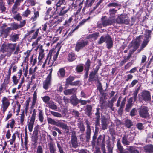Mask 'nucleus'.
Masks as SVG:
<instances>
[{
	"label": "nucleus",
	"mask_w": 153,
	"mask_h": 153,
	"mask_svg": "<svg viewBox=\"0 0 153 153\" xmlns=\"http://www.w3.org/2000/svg\"><path fill=\"white\" fill-rule=\"evenodd\" d=\"M106 41L107 47L108 49L111 48L113 46V42L111 37L108 35H106Z\"/></svg>",
	"instance_id": "nucleus-15"
},
{
	"label": "nucleus",
	"mask_w": 153,
	"mask_h": 153,
	"mask_svg": "<svg viewBox=\"0 0 153 153\" xmlns=\"http://www.w3.org/2000/svg\"><path fill=\"white\" fill-rule=\"evenodd\" d=\"M149 41V39H144V40L141 47V49H142L146 46Z\"/></svg>",
	"instance_id": "nucleus-42"
},
{
	"label": "nucleus",
	"mask_w": 153,
	"mask_h": 153,
	"mask_svg": "<svg viewBox=\"0 0 153 153\" xmlns=\"http://www.w3.org/2000/svg\"><path fill=\"white\" fill-rule=\"evenodd\" d=\"M76 56L73 53H69L68 56V59L70 62L76 59Z\"/></svg>",
	"instance_id": "nucleus-24"
},
{
	"label": "nucleus",
	"mask_w": 153,
	"mask_h": 153,
	"mask_svg": "<svg viewBox=\"0 0 153 153\" xmlns=\"http://www.w3.org/2000/svg\"><path fill=\"white\" fill-rule=\"evenodd\" d=\"M39 120L41 122L44 121L43 113L42 110H39L38 114Z\"/></svg>",
	"instance_id": "nucleus-31"
},
{
	"label": "nucleus",
	"mask_w": 153,
	"mask_h": 153,
	"mask_svg": "<svg viewBox=\"0 0 153 153\" xmlns=\"http://www.w3.org/2000/svg\"><path fill=\"white\" fill-rule=\"evenodd\" d=\"M139 98V100H143L146 102H149L151 99V94L148 91L144 90L140 93Z\"/></svg>",
	"instance_id": "nucleus-5"
},
{
	"label": "nucleus",
	"mask_w": 153,
	"mask_h": 153,
	"mask_svg": "<svg viewBox=\"0 0 153 153\" xmlns=\"http://www.w3.org/2000/svg\"><path fill=\"white\" fill-rule=\"evenodd\" d=\"M76 91L75 88H72L65 90L64 91V94L66 95H70L74 94Z\"/></svg>",
	"instance_id": "nucleus-25"
},
{
	"label": "nucleus",
	"mask_w": 153,
	"mask_h": 153,
	"mask_svg": "<svg viewBox=\"0 0 153 153\" xmlns=\"http://www.w3.org/2000/svg\"><path fill=\"white\" fill-rule=\"evenodd\" d=\"M126 101V99L125 98H123L121 102L120 106L118 110V111L119 112H121L122 111L123 109L125 106Z\"/></svg>",
	"instance_id": "nucleus-34"
},
{
	"label": "nucleus",
	"mask_w": 153,
	"mask_h": 153,
	"mask_svg": "<svg viewBox=\"0 0 153 153\" xmlns=\"http://www.w3.org/2000/svg\"><path fill=\"white\" fill-rule=\"evenodd\" d=\"M30 51H27L26 53H25V54L26 55V56L25 58V62L27 61L28 60V58L30 54Z\"/></svg>",
	"instance_id": "nucleus-58"
},
{
	"label": "nucleus",
	"mask_w": 153,
	"mask_h": 153,
	"mask_svg": "<svg viewBox=\"0 0 153 153\" xmlns=\"http://www.w3.org/2000/svg\"><path fill=\"white\" fill-rule=\"evenodd\" d=\"M12 81L14 85H17L19 82V79L17 78L16 76L14 75L12 77Z\"/></svg>",
	"instance_id": "nucleus-60"
},
{
	"label": "nucleus",
	"mask_w": 153,
	"mask_h": 153,
	"mask_svg": "<svg viewBox=\"0 0 153 153\" xmlns=\"http://www.w3.org/2000/svg\"><path fill=\"white\" fill-rule=\"evenodd\" d=\"M128 136L124 135L122 138V143L124 145H128L129 144L130 142L127 140Z\"/></svg>",
	"instance_id": "nucleus-29"
},
{
	"label": "nucleus",
	"mask_w": 153,
	"mask_h": 153,
	"mask_svg": "<svg viewBox=\"0 0 153 153\" xmlns=\"http://www.w3.org/2000/svg\"><path fill=\"white\" fill-rule=\"evenodd\" d=\"M120 4L118 3H110L108 4V7H115L119 6Z\"/></svg>",
	"instance_id": "nucleus-55"
},
{
	"label": "nucleus",
	"mask_w": 153,
	"mask_h": 153,
	"mask_svg": "<svg viewBox=\"0 0 153 153\" xmlns=\"http://www.w3.org/2000/svg\"><path fill=\"white\" fill-rule=\"evenodd\" d=\"M139 113L140 116L146 118L149 117V114L147 108L145 106H141L139 108Z\"/></svg>",
	"instance_id": "nucleus-12"
},
{
	"label": "nucleus",
	"mask_w": 153,
	"mask_h": 153,
	"mask_svg": "<svg viewBox=\"0 0 153 153\" xmlns=\"http://www.w3.org/2000/svg\"><path fill=\"white\" fill-rule=\"evenodd\" d=\"M106 36H102L100 38L98 42L99 44H100L103 43L105 41H106Z\"/></svg>",
	"instance_id": "nucleus-51"
},
{
	"label": "nucleus",
	"mask_w": 153,
	"mask_h": 153,
	"mask_svg": "<svg viewBox=\"0 0 153 153\" xmlns=\"http://www.w3.org/2000/svg\"><path fill=\"white\" fill-rule=\"evenodd\" d=\"M91 129L90 126L87 125L86 138V141H88L90 138Z\"/></svg>",
	"instance_id": "nucleus-20"
},
{
	"label": "nucleus",
	"mask_w": 153,
	"mask_h": 153,
	"mask_svg": "<svg viewBox=\"0 0 153 153\" xmlns=\"http://www.w3.org/2000/svg\"><path fill=\"white\" fill-rule=\"evenodd\" d=\"M10 99H8L5 97H4L1 100V110L4 114L8 108L10 104Z\"/></svg>",
	"instance_id": "nucleus-3"
},
{
	"label": "nucleus",
	"mask_w": 153,
	"mask_h": 153,
	"mask_svg": "<svg viewBox=\"0 0 153 153\" xmlns=\"http://www.w3.org/2000/svg\"><path fill=\"white\" fill-rule=\"evenodd\" d=\"M117 149L119 152H120L124 149L123 147L121 146V144L119 140H118L117 142Z\"/></svg>",
	"instance_id": "nucleus-35"
},
{
	"label": "nucleus",
	"mask_w": 153,
	"mask_h": 153,
	"mask_svg": "<svg viewBox=\"0 0 153 153\" xmlns=\"http://www.w3.org/2000/svg\"><path fill=\"white\" fill-rule=\"evenodd\" d=\"M16 43H8L3 44L1 47V51L3 52H7V56H10L15 49Z\"/></svg>",
	"instance_id": "nucleus-2"
},
{
	"label": "nucleus",
	"mask_w": 153,
	"mask_h": 153,
	"mask_svg": "<svg viewBox=\"0 0 153 153\" xmlns=\"http://www.w3.org/2000/svg\"><path fill=\"white\" fill-rule=\"evenodd\" d=\"M42 99L45 103H47L48 104V103L49 102L50 100V98L48 96H46L43 97H42Z\"/></svg>",
	"instance_id": "nucleus-54"
},
{
	"label": "nucleus",
	"mask_w": 153,
	"mask_h": 153,
	"mask_svg": "<svg viewBox=\"0 0 153 153\" xmlns=\"http://www.w3.org/2000/svg\"><path fill=\"white\" fill-rule=\"evenodd\" d=\"M117 11V10L114 9H113L110 10L109 11V13L110 16V18L111 19H114V17L115 14Z\"/></svg>",
	"instance_id": "nucleus-32"
},
{
	"label": "nucleus",
	"mask_w": 153,
	"mask_h": 153,
	"mask_svg": "<svg viewBox=\"0 0 153 153\" xmlns=\"http://www.w3.org/2000/svg\"><path fill=\"white\" fill-rule=\"evenodd\" d=\"M47 120L48 123L51 124L53 125H56V124H57V123L54 120L52 119L51 118H48L47 119Z\"/></svg>",
	"instance_id": "nucleus-46"
},
{
	"label": "nucleus",
	"mask_w": 153,
	"mask_h": 153,
	"mask_svg": "<svg viewBox=\"0 0 153 153\" xmlns=\"http://www.w3.org/2000/svg\"><path fill=\"white\" fill-rule=\"evenodd\" d=\"M51 8H48L46 12V16L45 17V20L47 19L48 18V16H49V17L50 18L51 16V15L50 14V13L51 11Z\"/></svg>",
	"instance_id": "nucleus-48"
},
{
	"label": "nucleus",
	"mask_w": 153,
	"mask_h": 153,
	"mask_svg": "<svg viewBox=\"0 0 153 153\" xmlns=\"http://www.w3.org/2000/svg\"><path fill=\"white\" fill-rule=\"evenodd\" d=\"M49 72V74L47 76L46 79L43 83V88L45 89H47L51 84V75L52 72V69L51 68L48 70Z\"/></svg>",
	"instance_id": "nucleus-6"
},
{
	"label": "nucleus",
	"mask_w": 153,
	"mask_h": 153,
	"mask_svg": "<svg viewBox=\"0 0 153 153\" xmlns=\"http://www.w3.org/2000/svg\"><path fill=\"white\" fill-rule=\"evenodd\" d=\"M144 149L146 152L152 153L153 152V145L151 144L147 145L144 147Z\"/></svg>",
	"instance_id": "nucleus-21"
},
{
	"label": "nucleus",
	"mask_w": 153,
	"mask_h": 153,
	"mask_svg": "<svg viewBox=\"0 0 153 153\" xmlns=\"http://www.w3.org/2000/svg\"><path fill=\"white\" fill-rule=\"evenodd\" d=\"M108 124V122L105 118L102 119V129L105 130L107 129V126Z\"/></svg>",
	"instance_id": "nucleus-26"
},
{
	"label": "nucleus",
	"mask_w": 153,
	"mask_h": 153,
	"mask_svg": "<svg viewBox=\"0 0 153 153\" xmlns=\"http://www.w3.org/2000/svg\"><path fill=\"white\" fill-rule=\"evenodd\" d=\"M132 98H130L128 101L127 104L126 105V108L125 110L126 111L128 112L129 111L130 108H131L132 105Z\"/></svg>",
	"instance_id": "nucleus-22"
},
{
	"label": "nucleus",
	"mask_w": 153,
	"mask_h": 153,
	"mask_svg": "<svg viewBox=\"0 0 153 153\" xmlns=\"http://www.w3.org/2000/svg\"><path fill=\"white\" fill-rule=\"evenodd\" d=\"M25 133L24 144L25 147H26L27 146L28 144V135L26 131H25Z\"/></svg>",
	"instance_id": "nucleus-61"
},
{
	"label": "nucleus",
	"mask_w": 153,
	"mask_h": 153,
	"mask_svg": "<svg viewBox=\"0 0 153 153\" xmlns=\"http://www.w3.org/2000/svg\"><path fill=\"white\" fill-rule=\"evenodd\" d=\"M88 41L87 40L80 39L77 42L75 47V50L77 51H79L88 44Z\"/></svg>",
	"instance_id": "nucleus-8"
},
{
	"label": "nucleus",
	"mask_w": 153,
	"mask_h": 153,
	"mask_svg": "<svg viewBox=\"0 0 153 153\" xmlns=\"http://www.w3.org/2000/svg\"><path fill=\"white\" fill-rule=\"evenodd\" d=\"M92 36V39L93 41L96 40L99 36V33H95L92 34H91Z\"/></svg>",
	"instance_id": "nucleus-62"
},
{
	"label": "nucleus",
	"mask_w": 153,
	"mask_h": 153,
	"mask_svg": "<svg viewBox=\"0 0 153 153\" xmlns=\"http://www.w3.org/2000/svg\"><path fill=\"white\" fill-rule=\"evenodd\" d=\"M6 8L4 7V5L3 3L2 0H0V11H4Z\"/></svg>",
	"instance_id": "nucleus-40"
},
{
	"label": "nucleus",
	"mask_w": 153,
	"mask_h": 153,
	"mask_svg": "<svg viewBox=\"0 0 153 153\" xmlns=\"http://www.w3.org/2000/svg\"><path fill=\"white\" fill-rule=\"evenodd\" d=\"M74 79V77L70 76L66 79V83L67 84H70L72 83V81Z\"/></svg>",
	"instance_id": "nucleus-44"
},
{
	"label": "nucleus",
	"mask_w": 153,
	"mask_h": 153,
	"mask_svg": "<svg viewBox=\"0 0 153 153\" xmlns=\"http://www.w3.org/2000/svg\"><path fill=\"white\" fill-rule=\"evenodd\" d=\"M59 53V50L56 51L55 50L53 49L50 51L47 58L45 60L42 67L44 68L45 65L47 63L49 66H51L54 64L57 57Z\"/></svg>",
	"instance_id": "nucleus-1"
},
{
	"label": "nucleus",
	"mask_w": 153,
	"mask_h": 153,
	"mask_svg": "<svg viewBox=\"0 0 153 153\" xmlns=\"http://www.w3.org/2000/svg\"><path fill=\"white\" fill-rule=\"evenodd\" d=\"M11 27H10L11 30H16L17 29L20 28L19 25L16 23H14L11 24Z\"/></svg>",
	"instance_id": "nucleus-45"
},
{
	"label": "nucleus",
	"mask_w": 153,
	"mask_h": 153,
	"mask_svg": "<svg viewBox=\"0 0 153 153\" xmlns=\"http://www.w3.org/2000/svg\"><path fill=\"white\" fill-rule=\"evenodd\" d=\"M44 50L42 48H40L39 51V56L38 57L39 64L41 65L42 62V60L44 57V54L43 53Z\"/></svg>",
	"instance_id": "nucleus-17"
},
{
	"label": "nucleus",
	"mask_w": 153,
	"mask_h": 153,
	"mask_svg": "<svg viewBox=\"0 0 153 153\" xmlns=\"http://www.w3.org/2000/svg\"><path fill=\"white\" fill-rule=\"evenodd\" d=\"M19 34H14L10 35V39L13 42H15L19 39Z\"/></svg>",
	"instance_id": "nucleus-23"
},
{
	"label": "nucleus",
	"mask_w": 153,
	"mask_h": 153,
	"mask_svg": "<svg viewBox=\"0 0 153 153\" xmlns=\"http://www.w3.org/2000/svg\"><path fill=\"white\" fill-rule=\"evenodd\" d=\"M36 111L35 109L33 110L30 120L28 126V129L30 132H32L33 128V125L36 119Z\"/></svg>",
	"instance_id": "nucleus-9"
},
{
	"label": "nucleus",
	"mask_w": 153,
	"mask_h": 153,
	"mask_svg": "<svg viewBox=\"0 0 153 153\" xmlns=\"http://www.w3.org/2000/svg\"><path fill=\"white\" fill-rule=\"evenodd\" d=\"M66 0H59L57 2H56V6H60L63 4H65L66 3Z\"/></svg>",
	"instance_id": "nucleus-47"
},
{
	"label": "nucleus",
	"mask_w": 153,
	"mask_h": 153,
	"mask_svg": "<svg viewBox=\"0 0 153 153\" xmlns=\"http://www.w3.org/2000/svg\"><path fill=\"white\" fill-rule=\"evenodd\" d=\"M21 116L20 117V123L21 125H23L24 124L23 122L24 121L25 118V114H24V111H23L22 113L21 114Z\"/></svg>",
	"instance_id": "nucleus-43"
},
{
	"label": "nucleus",
	"mask_w": 153,
	"mask_h": 153,
	"mask_svg": "<svg viewBox=\"0 0 153 153\" xmlns=\"http://www.w3.org/2000/svg\"><path fill=\"white\" fill-rule=\"evenodd\" d=\"M69 30V27L63 25L57 29L56 30V33L57 34H61L62 33V35L65 36L67 35Z\"/></svg>",
	"instance_id": "nucleus-7"
},
{
	"label": "nucleus",
	"mask_w": 153,
	"mask_h": 153,
	"mask_svg": "<svg viewBox=\"0 0 153 153\" xmlns=\"http://www.w3.org/2000/svg\"><path fill=\"white\" fill-rule=\"evenodd\" d=\"M56 126L60 127L62 129L65 130V131L67 130L68 131L69 129V127L66 124L63 122H59L56 124Z\"/></svg>",
	"instance_id": "nucleus-18"
},
{
	"label": "nucleus",
	"mask_w": 153,
	"mask_h": 153,
	"mask_svg": "<svg viewBox=\"0 0 153 153\" xmlns=\"http://www.w3.org/2000/svg\"><path fill=\"white\" fill-rule=\"evenodd\" d=\"M105 136H102L101 135H100L98 139L97 142L99 143L100 142H102V149L103 152V153H106L105 152Z\"/></svg>",
	"instance_id": "nucleus-14"
},
{
	"label": "nucleus",
	"mask_w": 153,
	"mask_h": 153,
	"mask_svg": "<svg viewBox=\"0 0 153 153\" xmlns=\"http://www.w3.org/2000/svg\"><path fill=\"white\" fill-rule=\"evenodd\" d=\"M79 100L78 98L76 97L75 95H74L71 97V103L74 105H77L79 101Z\"/></svg>",
	"instance_id": "nucleus-28"
},
{
	"label": "nucleus",
	"mask_w": 153,
	"mask_h": 153,
	"mask_svg": "<svg viewBox=\"0 0 153 153\" xmlns=\"http://www.w3.org/2000/svg\"><path fill=\"white\" fill-rule=\"evenodd\" d=\"M125 125L126 127L129 128H130L131 126H132V123L130 120L127 119L125 121Z\"/></svg>",
	"instance_id": "nucleus-37"
},
{
	"label": "nucleus",
	"mask_w": 153,
	"mask_h": 153,
	"mask_svg": "<svg viewBox=\"0 0 153 153\" xmlns=\"http://www.w3.org/2000/svg\"><path fill=\"white\" fill-rule=\"evenodd\" d=\"M13 17L15 20L18 21H20L22 19V17L20 16L19 13H17L16 15L13 16Z\"/></svg>",
	"instance_id": "nucleus-59"
},
{
	"label": "nucleus",
	"mask_w": 153,
	"mask_h": 153,
	"mask_svg": "<svg viewBox=\"0 0 153 153\" xmlns=\"http://www.w3.org/2000/svg\"><path fill=\"white\" fill-rule=\"evenodd\" d=\"M16 138V134L14 133L12 136V139H10L8 141L10 143V144L13 145L15 142Z\"/></svg>",
	"instance_id": "nucleus-52"
},
{
	"label": "nucleus",
	"mask_w": 153,
	"mask_h": 153,
	"mask_svg": "<svg viewBox=\"0 0 153 153\" xmlns=\"http://www.w3.org/2000/svg\"><path fill=\"white\" fill-rule=\"evenodd\" d=\"M26 3L27 6H34L36 4L34 0H27Z\"/></svg>",
	"instance_id": "nucleus-36"
},
{
	"label": "nucleus",
	"mask_w": 153,
	"mask_h": 153,
	"mask_svg": "<svg viewBox=\"0 0 153 153\" xmlns=\"http://www.w3.org/2000/svg\"><path fill=\"white\" fill-rule=\"evenodd\" d=\"M101 20L105 27L111 25L115 22L114 19H111L110 17L109 18H108L105 16H102Z\"/></svg>",
	"instance_id": "nucleus-10"
},
{
	"label": "nucleus",
	"mask_w": 153,
	"mask_h": 153,
	"mask_svg": "<svg viewBox=\"0 0 153 153\" xmlns=\"http://www.w3.org/2000/svg\"><path fill=\"white\" fill-rule=\"evenodd\" d=\"M18 7L14 5L12 8V12L13 14H15L17 11Z\"/></svg>",
	"instance_id": "nucleus-63"
},
{
	"label": "nucleus",
	"mask_w": 153,
	"mask_h": 153,
	"mask_svg": "<svg viewBox=\"0 0 153 153\" xmlns=\"http://www.w3.org/2000/svg\"><path fill=\"white\" fill-rule=\"evenodd\" d=\"M36 99L37 97L34 94L33 95V97L32 100V105L31 106V108H34V107L36 103Z\"/></svg>",
	"instance_id": "nucleus-39"
},
{
	"label": "nucleus",
	"mask_w": 153,
	"mask_h": 153,
	"mask_svg": "<svg viewBox=\"0 0 153 153\" xmlns=\"http://www.w3.org/2000/svg\"><path fill=\"white\" fill-rule=\"evenodd\" d=\"M69 8L66 6H56V11L59 16H63L69 10Z\"/></svg>",
	"instance_id": "nucleus-11"
},
{
	"label": "nucleus",
	"mask_w": 153,
	"mask_h": 153,
	"mask_svg": "<svg viewBox=\"0 0 153 153\" xmlns=\"http://www.w3.org/2000/svg\"><path fill=\"white\" fill-rule=\"evenodd\" d=\"M48 145L50 153H55L56 150V147L55 144L53 142L49 143Z\"/></svg>",
	"instance_id": "nucleus-16"
},
{
	"label": "nucleus",
	"mask_w": 153,
	"mask_h": 153,
	"mask_svg": "<svg viewBox=\"0 0 153 153\" xmlns=\"http://www.w3.org/2000/svg\"><path fill=\"white\" fill-rule=\"evenodd\" d=\"M33 54L30 58V62L33 65H35L37 62V58L35 57L34 58L33 60Z\"/></svg>",
	"instance_id": "nucleus-57"
},
{
	"label": "nucleus",
	"mask_w": 153,
	"mask_h": 153,
	"mask_svg": "<svg viewBox=\"0 0 153 153\" xmlns=\"http://www.w3.org/2000/svg\"><path fill=\"white\" fill-rule=\"evenodd\" d=\"M30 13V11L27 9L23 13L22 15L25 17H27Z\"/></svg>",
	"instance_id": "nucleus-64"
},
{
	"label": "nucleus",
	"mask_w": 153,
	"mask_h": 153,
	"mask_svg": "<svg viewBox=\"0 0 153 153\" xmlns=\"http://www.w3.org/2000/svg\"><path fill=\"white\" fill-rule=\"evenodd\" d=\"M21 105L18 102H17L14 107V111L17 113V115H18L20 111Z\"/></svg>",
	"instance_id": "nucleus-27"
},
{
	"label": "nucleus",
	"mask_w": 153,
	"mask_h": 153,
	"mask_svg": "<svg viewBox=\"0 0 153 153\" xmlns=\"http://www.w3.org/2000/svg\"><path fill=\"white\" fill-rule=\"evenodd\" d=\"M48 104L49 107L52 109L56 110L57 109V106L53 102L50 101Z\"/></svg>",
	"instance_id": "nucleus-33"
},
{
	"label": "nucleus",
	"mask_w": 153,
	"mask_h": 153,
	"mask_svg": "<svg viewBox=\"0 0 153 153\" xmlns=\"http://www.w3.org/2000/svg\"><path fill=\"white\" fill-rule=\"evenodd\" d=\"M51 114L55 117H61L62 116L61 114L57 112L53 111H50Z\"/></svg>",
	"instance_id": "nucleus-56"
},
{
	"label": "nucleus",
	"mask_w": 153,
	"mask_h": 153,
	"mask_svg": "<svg viewBox=\"0 0 153 153\" xmlns=\"http://www.w3.org/2000/svg\"><path fill=\"white\" fill-rule=\"evenodd\" d=\"M140 89L139 88H138L136 89L133 92V95L134 101H136L137 100V95Z\"/></svg>",
	"instance_id": "nucleus-50"
},
{
	"label": "nucleus",
	"mask_w": 153,
	"mask_h": 153,
	"mask_svg": "<svg viewBox=\"0 0 153 153\" xmlns=\"http://www.w3.org/2000/svg\"><path fill=\"white\" fill-rule=\"evenodd\" d=\"M8 123H9V124L10 125V128L11 129H13L14 127L15 123V120L13 119H11L9 120Z\"/></svg>",
	"instance_id": "nucleus-53"
},
{
	"label": "nucleus",
	"mask_w": 153,
	"mask_h": 153,
	"mask_svg": "<svg viewBox=\"0 0 153 153\" xmlns=\"http://www.w3.org/2000/svg\"><path fill=\"white\" fill-rule=\"evenodd\" d=\"M116 22L118 24H129L130 19L127 15L125 14H121L116 19Z\"/></svg>",
	"instance_id": "nucleus-4"
},
{
	"label": "nucleus",
	"mask_w": 153,
	"mask_h": 153,
	"mask_svg": "<svg viewBox=\"0 0 153 153\" xmlns=\"http://www.w3.org/2000/svg\"><path fill=\"white\" fill-rule=\"evenodd\" d=\"M140 37H139L137 39V40L135 42V46L134 48V51H135V50L138 48L140 44Z\"/></svg>",
	"instance_id": "nucleus-41"
},
{
	"label": "nucleus",
	"mask_w": 153,
	"mask_h": 153,
	"mask_svg": "<svg viewBox=\"0 0 153 153\" xmlns=\"http://www.w3.org/2000/svg\"><path fill=\"white\" fill-rule=\"evenodd\" d=\"M65 71L64 68H62L59 69L58 75L59 77H64L65 75Z\"/></svg>",
	"instance_id": "nucleus-30"
},
{
	"label": "nucleus",
	"mask_w": 153,
	"mask_h": 153,
	"mask_svg": "<svg viewBox=\"0 0 153 153\" xmlns=\"http://www.w3.org/2000/svg\"><path fill=\"white\" fill-rule=\"evenodd\" d=\"M73 20L72 16L70 17L68 20L65 21L63 25H65L66 26L69 27L70 24Z\"/></svg>",
	"instance_id": "nucleus-49"
},
{
	"label": "nucleus",
	"mask_w": 153,
	"mask_h": 153,
	"mask_svg": "<svg viewBox=\"0 0 153 153\" xmlns=\"http://www.w3.org/2000/svg\"><path fill=\"white\" fill-rule=\"evenodd\" d=\"M11 30L10 27H7L6 28L3 29L1 30V34L6 37L8 35L10 31Z\"/></svg>",
	"instance_id": "nucleus-19"
},
{
	"label": "nucleus",
	"mask_w": 153,
	"mask_h": 153,
	"mask_svg": "<svg viewBox=\"0 0 153 153\" xmlns=\"http://www.w3.org/2000/svg\"><path fill=\"white\" fill-rule=\"evenodd\" d=\"M151 31L148 30H146L145 31V39H149L151 37Z\"/></svg>",
	"instance_id": "nucleus-38"
},
{
	"label": "nucleus",
	"mask_w": 153,
	"mask_h": 153,
	"mask_svg": "<svg viewBox=\"0 0 153 153\" xmlns=\"http://www.w3.org/2000/svg\"><path fill=\"white\" fill-rule=\"evenodd\" d=\"M71 141L72 146L74 148H76L78 146V143L77 139L74 132L72 133Z\"/></svg>",
	"instance_id": "nucleus-13"
}]
</instances>
